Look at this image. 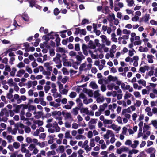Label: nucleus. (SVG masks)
Returning a JSON list of instances; mask_svg holds the SVG:
<instances>
[{
  "label": "nucleus",
  "instance_id": "obj_10",
  "mask_svg": "<svg viewBox=\"0 0 157 157\" xmlns=\"http://www.w3.org/2000/svg\"><path fill=\"white\" fill-rule=\"evenodd\" d=\"M154 58V56L151 54H148L147 56V60L150 63H153Z\"/></svg>",
  "mask_w": 157,
  "mask_h": 157
},
{
  "label": "nucleus",
  "instance_id": "obj_16",
  "mask_svg": "<svg viewBox=\"0 0 157 157\" xmlns=\"http://www.w3.org/2000/svg\"><path fill=\"white\" fill-rule=\"evenodd\" d=\"M149 67L147 66H144V67H142L139 68V71L140 72L143 73L145 72L146 70L148 71L149 70Z\"/></svg>",
  "mask_w": 157,
  "mask_h": 157
},
{
  "label": "nucleus",
  "instance_id": "obj_35",
  "mask_svg": "<svg viewBox=\"0 0 157 157\" xmlns=\"http://www.w3.org/2000/svg\"><path fill=\"white\" fill-rule=\"evenodd\" d=\"M5 139L7 140L8 142L9 143H11L12 142L14 141V140L13 138V136L10 135H8L7 136Z\"/></svg>",
  "mask_w": 157,
  "mask_h": 157
},
{
  "label": "nucleus",
  "instance_id": "obj_7",
  "mask_svg": "<svg viewBox=\"0 0 157 157\" xmlns=\"http://www.w3.org/2000/svg\"><path fill=\"white\" fill-rule=\"evenodd\" d=\"M110 128L116 132L117 133H118L121 129L120 126L115 125L114 124H112L110 126Z\"/></svg>",
  "mask_w": 157,
  "mask_h": 157
},
{
  "label": "nucleus",
  "instance_id": "obj_21",
  "mask_svg": "<svg viewBox=\"0 0 157 157\" xmlns=\"http://www.w3.org/2000/svg\"><path fill=\"white\" fill-rule=\"evenodd\" d=\"M53 128L55 129L56 132H58L60 131V128L58 126L57 123L56 122L53 123Z\"/></svg>",
  "mask_w": 157,
  "mask_h": 157
},
{
  "label": "nucleus",
  "instance_id": "obj_26",
  "mask_svg": "<svg viewBox=\"0 0 157 157\" xmlns=\"http://www.w3.org/2000/svg\"><path fill=\"white\" fill-rule=\"evenodd\" d=\"M4 113L3 112H1L0 113V121H3L4 122L6 121L7 119L6 117H3Z\"/></svg>",
  "mask_w": 157,
  "mask_h": 157
},
{
  "label": "nucleus",
  "instance_id": "obj_61",
  "mask_svg": "<svg viewBox=\"0 0 157 157\" xmlns=\"http://www.w3.org/2000/svg\"><path fill=\"white\" fill-rule=\"evenodd\" d=\"M56 83L59 86V91L63 88V85L60 82L58 81Z\"/></svg>",
  "mask_w": 157,
  "mask_h": 157
},
{
  "label": "nucleus",
  "instance_id": "obj_39",
  "mask_svg": "<svg viewBox=\"0 0 157 157\" xmlns=\"http://www.w3.org/2000/svg\"><path fill=\"white\" fill-rule=\"evenodd\" d=\"M126 2L128 3V5L129 7H132L133 6L134 3L133 0H126Z\"/></svg>",
  "mask_w": 157,
  "mask_h": 157
},
{
  "label": "nucleus",
  "instance_id": "obj_41",
  "mask_svg": "<svg viewBox=\"0 0 157 157\" xmlns=\"http://www.w3.org/2000/svg\"><path fill=\"white\" fill-rule=\"evenodd\" d=\"M113 122V121L111 120L105 119L103 123L104 124H111Z\"/></svg>",
  "mask_w": 157,
  "mask_h": 157
},
{
  "label": "nucleus",
  "instance_id": "obj_22",
  "mask_svg": "<svg viewBox=\"0 0 157 157\" xmlns=\"http://www.w3.org/2000/svg\"><path fill=\"white\" fill-rule=\"evenodd\" d=\"M154 74V71L152 70H151L149 71L146 73V75L145 76V78L146 79L148 78L149 77H151Z\"/></svg>",
  "mask_w": 157,
  "mask_h": 157
},
{
  "label": "nucleus",
  "instance_id": "obj_49",
  "mask_svg": "<svg viewBox=\"0 0 157 157\" xmlns=\"http://www.w3.org/2000/svg\"><path fill=\"white\" fill-rule=\"evenodd\" d=\"M76 58L78 61L81 62L85 59V56H81L76 55Z\"/></svg>",
  "mask_w": 157,
  "mask_h": 157
},
{
  "label": "nucleus",
  "instance_id": "obj_60",
  "mask_svg": "<svg viewBox=\"0 0 157 157\" xmlns=\"http://www.w3.org/2000/svg\"><path fill=\"white\" fill-rule=\"evenodd\" d=\"M58 149L61 153H63L64 151V147L63 145L59 146L58 147Z\"/></svg>",
  "mask_w": 157,
  "mask_h": 157
},
{
  "label": "nucleus",
  "instance_id": "obj_28",
  "mask_svg": "<svg viewBox=\"0 0 157 157\" xmlns=\"http://www.w3.org/2000/svg\"><path fill=\"white\" fill-rule=\"evenodd\" d=\"M51 34H48L44 36L43 38L46 40V41H48L49 39H53V36H50Z\"/></svg>",
  "mask_w": 157,
  "mask_h": 157
},
{
  "label": "nucleus",
  "instance_id": "obj_4",
  "mask_svg": "<svg viewBox=\"0 0 157 157\" xmlns=\"http://www.w3.org/2000/svg\"><path fill=\"white\" fill-rule=\"evenodd\" d=\"M101 38L102 42L104 44H105L107 46H109L111 44V41L107 38L106 36L105 35H102L100 36Z\"/></svg>",
  "mask_w": 157,
  "mask_h": 157
},
{
  "label": "nucleus",
  "instance_id": "obj_17",
  "mask_svg": "<svg viewBox=\"0 0 157 157\" xmlns=\"http://www.w3.org/2000/svg\"><path fill=\"white\" fill-rule=\"evenodd\" d=\"M33 114L34 115V117L38 119L41 117V116L42 115V113L40 111H39L37 112L35 111L33 113Z\"/></svg>",
  "mask_w": 157,
  "mask_h": 157
},
{
  "label": "nucleus",
  "instance_id": "obj_32",
  "mask_svg": "<svg viewBox=\"0 0 157 157\" xmlns=\"http://www.w3.org/2000/svg\"><path fill=\"white\" fill-rule=\"evenodd\" d=\"M139 85H142L143 86L145 87L146 86V82L143 79H140L137 81Z\"/></svg>",
  "mask_w": 157,
  "mask_h": 157
},
{
  "label": "nucleus",
  "instance_id": "obj_54",
  "mask_svg": "<svg viewBox=\"0 0 157 157\" xmlns=\"http://www.w3.org/2000/svg\"><path fill=\"white\" fill-rule=\"evenodd\" d=\"M125 11L126 12V13L129 15L133 14L134 11L131 9H127L125 10Z\"/></svg>",
  "mask_w": 157,
  "mask_h": 157
},
{
  "label": "nucleus",
  "instance_id": "obj_59",
  "mask_svg": "<svg viewBox=\"0 0 157 157\" xmlns=\"http://www.w3.org/2000/svg\"><path fill=\"white\" fill-rule=\"evenodd\" d=\"M115 6H118L120 8H122L124 7V4L122 2H119L115 4Z\"/></svg>",
  "mask_w": 157,
  "mask_h": 157
},
{
  "label": "nucleus",
  "instance_id": "obj_52",
  "mask_svg": "<svg viewBox=\"0 0 157 157\" xmlns=\"http://www.w3.org/2000/svg\"><path fill=\"white\" fill-rule=\"evenodd\" d=\"M108 152L106 151H102L100 153V155H101V157H108Z\"/></svg>",
  "mask_w": 157,
  "mask_h": 157
},
{
  "label": "nucleus",
  "instance_id": "obj_51",
  "mask_svg": "<svg viewBox=\"0 0 157 157\" xmlns=\"http://www.w3.org/2000/svg\"><path fill=\"white\" fill-rule=\"evenodd\" d=\"M56 152L54 150H52L50 151H48L47 153V155L48 156H50L51 155H54L56 154Z\"/></svg>",
  "mask_w": 157,
  "mask_h": 157
},
{
  "label": "nucleus",
  "instance_id": "obj_13",
  "mask_svg": "<svg viewBox=\"0 0 157 157\" xmlns=\"http://www.w3.org/2000/svg\"><path fill=\"white\" fill-rule=\"evenodd\" d=\"M114 53L113 52L109 51V53H107L105 56V58L107 59H109L110 58H113L114 57Z\"/></svg>",
  "mask_w": 157,
  "mask_h": 157
},
{
  "label": "nucleus",
  "instance_id": "obj_1",
  "mask_svg": "<svg viewBox=\"0 0 157 157\" xmlns=\"http://www.w3.org/2000/svg\"><path fill=\"white\" fill-rule=\"evenodd\" d=\"M149 125L150 124L148 125L146 123H144V124L143 132L144 134L143 137H142V138L143 139L147 140L148 138V136L151 134V131L149 130L150 128Z\"/></svg>",
  "mask_w": 157,
  "mask_h": 157
},
{
  "label": "nucleus",
  "instance_id": "obj_48",
  "mask_svg": "<svg viewBox=\"0 0 157 157\" xmlns=\"http://www.w3.org/2000/svg\"><path fill=\"white\" fill-rule=\"evenodd\" d=\"M49 105L50 106H53L55 108H56L59 106L58 104L52 101L50 102L49 103Z\"/></svg>",
  "mask_w": 157,
  "mask_h": 157
},
{
  "label": "nucleus",
  "instance_id": "obj_50",
  "mask_svg": "<svg viewBox=\"0 0 157 157\" xmlns=\"http://www.w3.org/2000/svg\"><path fill=\"white\" fill-rule=\"evenodd\" d=\"M22 18L24 20L26 21H29V18L28 15L26 14L23 15Z\"/></svg>",
  "mask_w": 157,
  "mask_h": 157
},
{
  "label": "nucleus",
  "instance_id": "obj_40",
  "mask_svg": "<svg viewBox=\"0 0 157 157\" xmlns=\"http://www.w3.org/2000/svg\"><path fill=\"white\" fill-rule=\"evenodd\" d=\"M65 138H71L72 136L70 134V131L67 130L66 131L65 134Z\"/></svg>",
  "mask_w": 157,
  "mask_h": 157
},
{
  "label": "nucleus",
  "instance_id": "obj_63",
  "mask_svg": "<svg viewBox=\"0 0 157 157\" xmlns=\"http://www.w3.org/2000/svg\"><path fill=\"white\" fill-rule=\"evenodd\" d=\"M35 148V145L34 144H30L28 147V149L30 151L33 150Z\"/></svg>",
  "mask_w": 157,
  "mask_h": 157
},
{
  "label": "nucleus",
  "instance_id": "obj_44",
  "mask_svg": "<svg viewBox=\"0 0 157 157\" xmlns=\"http://www.w3.org/2000/svg\"><path fill=\"white\" fill-rule=\"evenodd\" d=\"M83 148H84L86 153L92 150V147H90V145L89 146V145H88L87 146H86L83 147Z\"/></svg>",
  "mask_w": 157,
  "mask_h": 157
},
{
  "label": "nucleus",
  "instance_id": "obj_19",
  "mask_svg": "<svg viewBox=\"0 0 157 157\" xmlns=\"http://www.w3.org/2000/svg\"><path fill=\"white\" fill-rule=\"evenodd\" d=\"M56 51L57 52L61 53H65L67 52V51L65 50V48H61L60 47L57 48L56 49Z\"/></svg>",
  "mask_w": 157,
  "mask_h": 157
},
{
  "label": "nucleus",
  "instance_id": "obj_45",
  "mask_svg": "<svg viewBox=\"0 0 157 157\" xmlns=\"http://www.w3.org/2000/svg\"><path fill=\"white\" fill-rule=\"evenodd\" d=\"M89 145L91 147H94L95 146V144L94 139L92 138L90 140Z\"/></svg>",
  "mask_w": 157,
  "mask_h": 157
},
{
  "label": "nucleus",
  "instance_id": "obj_11",
  "mask_svg": "<svg viewBox=\"0 0 157 157\" xmlns=\"http://www.w3.org/2000/svg\"><path fill=\"white\" fill-rule=\"evenodd\" d=\"M152 92L150 93L149 94L150 97L152 99L155 98L157 97L155 94L157 95V89H154L152 90Z\"/></svg>",
  "mask_w": 157,
  "mask_h": 157
},
{
  "label": "nucleus",
  "instance_id": "obj_34",
  "mask_svg": "<svg viewBox=\"0 0 157 157\" xmlns=\"http://www.w3.org/2000/svg\"><path fill=\"white\" fill-rule=\"evenodd\" d=\"M108 79L110 81L114 82L117 80V78L116 76L114 77L109 75L108 77Z\"/></svg>",
  "mask_w": 157,
  "mask_h": 157
},
{
  "label": "nucleus",
  "instance_id": "obj_9",
  "mask_svg": "<svg viewBox=\"0 0 157 157\" xmlns=\"http://www.w3.org/2000/svg\"><path fill=\"white\" fill-rule=\"evenodd\" d=\"M135 41L134 42L133 44L135 45H140L141 44V41L140 40L139 36H136L134 37Z\"/></svg>",
  "mask_w": 157,
  "mask_h": 157
},
{
  "label": "nucleus",
  "instance_id": "obj_53",
  "mask_svg": "<svg viewBox=\"0 0 157 157\" xmlns=\"http://www.w3.org/2000/svg\"><path fill=\"white\" fill-rule=\"evenodd\" d=\"M128 129L125 127H124L122 128V134L123 135H126L127 134V131Z\"/></svg>",
  "mask_w": 157,
  "mask_h": 157
},
{
  "label": "nucleus",
  "instance_id": "obj_27",
  "mask_svg": "<svg viewBox=\"0 0 157 157\" xmlns=\"http://www.w3.org/2000/svg\"><path fill=\"white\" fill-rule=\"evenodd\" d=\"M93 102V99L91 98H87L86 97L84 98L83 100V103L86 104H88L89 103H92Z\"/></svg>",
  "mask_w": 157,
  "mask_h": 157
},
{
  "label": "nucleus",
  "instance_id": "obj_29",
  "mask_svg": "<svg viewBox=\"0 0 157 157\" xmlns=\"http://www.w3.org/2000/svg\"><path fill=\"white\" fill-rule=\"evenodd\" d=\"M84 151L82 149H79L77 152L78 155L77 157H84L83 154Z\"/></svg>",
  "mask_w": 157,
  "mask_h": 157
},
{
  "label": "nucleus",
  "instance_id": "obj_18",
  "mask_svg": "<svg viewBox=\"0 0 157 157\" xmlns=\"http://www.w3.org/2000/svg\"><path fill=\"white\" fill-rule=\"evenodd\" d=\"M80 112L81 113H84L86 115L89 114L88 108L87 107L82 108L80 109Z\"/></svg>",
  "mask_w": 157,
  "mask_h": 157
},
{
  "label": "nucleus",
  "instance_id": "obj_25",
  "mask_svg": "<svg viewBox=\"0 0 157 157\" xmlns=\"http://www.w3.org/2000/svg\"><path fill=\"white\" fill-rule=\"evenodd\" d=\"M139 144V141L138 140H134L133 143L132 144L131 147L133 149L136 148Z\"/></svg>",
  "mask_w": 157,
  "mask_h": 157
},
{
  "label": "nucleus",
  "instance_id": "obj_2",
  "mask_svg": "<svg viewBox=\"0 0 157 157\" xmlns=\"http://www.w3.org/2000/svg\"><path fill=\"white\" fill-rule=\"evenodd\" d=\"M92 66V64H87V62H85L84 63L81 65L79 69L80 72L83 71H86L91 69Z\"/></svg>",
  "mask_w": 157,
  "mask_h": 157
},
{
  "label": "nucleus",
  "instance_id": "obj_23",
  "mask_svg": "<svg viewBox=\"0 0 157 157\" xmlns=\"http://www.w3.org/2000/svg\"><path fill=\"white\" fill-rule=\"evenodd\" d=\"M129 36L128 35H123L122 36H120L118 38V40L119 42L121 41L122 40H128L129 39Z\"/></svg>",
  "mask_w": 157,
  "mask_h": 157
},
{
  "label": "nucleus",
  "instance_id": "obj_24",
  "mask_svg": "<svg viewBox=\"0 0 157 157\" xmlns=\"http://www.w3.org/2000/svg\"><path fill=\"white\" fill-rule=\"evenodd\" d=\"M145 151L147 153L149 154L155 153L156 152L155 149L152 147L146 149Z\"/></svg>",
  "mask_w": 157,
  "mask_h": 157
},
{
  "label": "nucleus",
  "instance_id": "obj_12",
  "mask_svg": "<svg viewBox=\"0 0 157 157\" xmlns=\"http://www.w3.org/2000/svg\"><path fill=\"white\" fill-rule=\"evenodd\" d=\"M82 49L83 53L84 54L87 56L88 55L87 46L86 45L83 44L82 45Z\"/></svg>",
  "mask_w": 157,
  "mask_h": 157
},
{
  "label": "nucleus",
  "instance_id": "obj_43",
  "mask_svg": "<svg viewBox=\"0 0 157 157\" xmlns=\"http://www.w3.org/2000/svg\"><path fill=\"white\" fill-rule=\"evenodd\" d=\"M79 109L78 108L76 107L72 109V113L75 115H77L78 113V110Z\"/></svg>",
  "mask_w": 157,
  "mask_h": 157
},
{
  "label": "nucleus",
  "instance_id": "obj_31",
  "mask_svg": "<svg viewBox=\"0 0 157 157\" xmlns=\"http://www.w3.org/2000/svg\"><path fill=\"white\" fill-rule=\"evenodd\" d=\"M105 99L103 96H99L97 98L96 101L98 103H102L104 101Z\"/></svg>",
  "mask_w": 157,
  "mask_h": 157
},
{
  "label": "nucleus",
  "instance_id": "obj_46",
  "mask_svg": "<svg viewBox=\"0 0 157 157\" xmlns=\"http://www.w3.org/2000/svg\"><path fill=\"white\" fill-rule=\"evenodd\" d=\"M151 124L155 128L157 129V120H153L151 121Z\"/></svg>",
  "mask_w": 157,
  "mask_h": 157
},
{
  "label": "nucleus",
  "instance_id": "obj_37",
  "mask_svg": "<svg viewBox=\"0 0 157 157\" xmlns=\"http://www.w3.org/2000/svg\"><path fill=\"white\" fill-rule=\"evenodd\" d=\"M150 15L148 14H146L143 17V19L144 22L147 23L149 19Z\"/></svg>",
  "mask_w": 157,
  "mask_h": 157
},
{
  "label": "nucleus",
  "instance_id": "obj_15",
  "mask_svg": "<svg viewBox=\"0 0 157 157\" xmlns=\"http://www.w3.org/2000/svg\"><path fill=\"white\" fill-rule=\"evenodd\" d=\"M132 96V98H134V97L131 93L128 91H126L124 96V98L125 100L129 99Z\"/></svg>",
  "mask_w": 157,
  "mask_h": 157
},
{
  "label": "nucleus",
  "instance_id": "obj_47",
  "mask_svg": "<svg viewBox=\"0 0 157 157\" xmlns=\"http://www.w3.org/2000/svg\"><path fill=\"white\" fill-rule=\"evenodd\" d=\"M25 64L22 62H20L17 65V67L19 68H23L25 66Z\"/></svg>",
  "mask_w": 157,
  "mask_h": 157
},
{
  "label": "nucleus",
  "instance_id": "obj_6",
  "mask_svg": "<svg viewBox=\"0 0 157 157\" xmlns=\"http://www.w3.org/2000/svg\"><path fill=\"white\" fill-rule=\"evenodd\" d=\"M60 54L59 53H57L56 56L53 58V61L56 64H57L59 62H61L60 60Z\"/></svg>",
  "mask_w": 157,
  "mask_h": 157
},
{
  "label": "nucleus",
  "instance_id": "obj_5",
  "mask_svg": "<svg viewBox=\"0 0 157 157\" xmlns=\"http://www.w3.org/2000/svg\"><path fill=\"white\" fill-rule=\"evenodd\" d=\"M114 134L112 131L108 130L106 131V133L103 135L104 138L105 139H109V138L110 136L111 137L113 136Z\"/></svg>",
  "mask_w": 157,
  "mask_h": 157
},
{
  "label": "nucleus",
  "instance_id": "obj_33",
  "mask_svg": "<svg viewBox=\"0 0 157 157\" xmlns=\"http://www.w3.org/2000/svg\"><path fill=\"white\" fill-rule=\"evenodd\" d=\"M7 83L10 86L12 87L16 83L13 82L12 78H10L8 80Z\"/></svg>",
  "mask_w": 157,
  "mask_h": 157
},
{
  "label": "nucleus",
  "instance_id": "obj_30",
  "mask_svg": "<svg viewBox=\"0 0 157 157\" xmlns=\"http://www.w3.org/2000/svg\"><path fill=\"white\" fill-rule=\"evenodd\" d=\"M138 50L141 52H147L148 51V49L146 47H143L142 46H140L139 47Z\"/></svg>",
  "mask_w": 157,
  "mask_h": 157
},
{
  "label": "nucleus",
  "instance_id": "obj_3",
  "mask_svg": "<svg viewBox=\"0 0 157 157\" xmlns=\"http://www.w3.org/2000/svg\"><path fill=\"white\" fill-rule=\"evenodd\" d=\"M136 108L134 105H131L127 109H124L122 110V113L124 114L126 113H130L136 110Z\"/></svg>",
  "mask_w": 157,
  "mask_h": 157
},
{
  "label": "nucleus",
  "instance_id": "obj_55",
  "mask_svg": "<svg viewBox=\"0 0 157 157\" xmlns=\"http://www.w3.org/2000/svg\"><path fill=\"white\" fill-rule=\"evenodd\" d=\"M25 70L29 74H31L33 72L32 69L29 66H26L25 67Z\"/></svg>",
  "mask_w": 157,
  "mask_h": 157
},
{
  "label": "nucleus",
  "instance_id": "obj_58",
  "mask_svg": "<svg viewBox=\"0 0 157 157\" xmlns=\"http://www.w3.org/2000/svg\"><path fill=\"white\" fill-rule=\"evenodd\" d=\"M142 104V102L141 101L139 100H136V103L135 104V106L137 107H139Z\"/></svg>",
  "mask_w": 157,
  "mask_h": 157
},
{
  "label": "nucleus",
  "instance_id": "obj_38",
  "mask_svg": "<svg viewBox=\"0 0 157 157\" xmlns=\"http://www.w3.org/2000/svg\"><path fill=\"white\" fill-rule=\"evenodd\" d=\"M89 48L93 49H94L96 48L95 45L93 43L92 41H90L89 42Z\"/></svg>",
  "mask_w": 157,
  "mask_h": 157
},
{
  "label": "nucleus",
  "instance_id": "obj_64",
  "mask_svg": "<svg viewBox=\"0 0 157 157\" xmlns=\"http://www.w3.org/2000/svg\"><path fill=\"white\" fill-rule=\"evenodd\" d=\"M97 119H91L89 122L88 124H96L97 123Z\"/></svg>",
  "mask_w": 157,
  "mask_h": 157
},
{
  "label": "nucleus",
  "instance_id": "obj_42",
  "mask_svg": "<svg viewBox=\"0 0 157 157\" xmlns=\"http://www.w3.org/2000/svg\"><path fill=\"white\" fill-rule=\"evenodd\" d=\"M13 147L15 149H18L20 147V144L19 143L15 142H14L13 144Z\"/></svg>",
  "mask_w": 157,
  "mask_h": 157
},
{
  "label": "nucleus",
  "instance_id": "obj_20",
  "mask_svg": "<svg viewBox=\"0 0 157 157\" xmlns=\"http://www.w3.org/2000/svg\"><path fill=\"white\" fill-rule=\"evenodd\" d=\"M139 151V150L133 148V149L132 150H129L128 149V152L129 155H131L133 154H136Z\"/></svg>",
  "mask_w": 157,
  "mask_h": 157
},
{
  "label": "nucleus",
  "instance_id": "obj_14",
  "mask_svg": "<svg viewBox=\"0 0 157 157\" xmlns=\"http://www.w3.org/2000/svg\"><path fill=\"white\" fill-rule=\"evenodd\" d=\"M25 71L23 69H21L18 70L16 76L18 77H21L23 75L25 74Z\"/></svg>",
  "mask_w": 157,
  "mask_h": 157
},
{
  "label": "nucleus",
  "instance_id": "obj_36",
  "mask_svg": "<svg viewBox=\"0 0 157 157\" xmlns=\"http://www.w3.org/2000/svg\"><path fill=\"white\" fill-rule=\"evenodd\" d=\"M90 86L93 89H96L98 87V85L94 82H91Z\"/></svg>",
  "mask_w": 157,
  "mask_h": 157
},
{
  "label": "nucleus",
  "instance_id": "obj_62",
  "mask_svg": "<svg viewBox=\"0 0 157 157\" xmlns=\"http://www.w3.org/2000/svg\"><path fill=\"white\" fill-rule=\"evenodd\" d=\"M77 95V94L75 92H72L69 95V97L72 98H75Z\"/></svg>",
  "mask_w": 157,
  "mask_h": 157
},
{
  "label": "nucleus",
  "instance_id": "obj_56",
  "mask_svg": "<svg viewBox=\"0 0 157 157\" xmlns=\"http://www.w3.org/2000/svg\"><path fill=\"white\" fill-rule=\"evenodd\" d=\"M60 93L63 94H66L68 92V90L66 89L63 88L59 91Z\"/></svg>",
  "mask_w": 157,
  "mask_h": 157
},
{
  "label": "nucleus",
  "instance_id": "obj_57",
  "mask_svg": "<svg viewBox=\"0 0 157 157\" xmlns=\"http://www.w3.org/2000/svg\"><path fill=\"white\" fill-rule=\"evenodd\" d=\"M122 33L123 34L129 35L131 33V31L126 29H124L122 30Z\"/></svg>",
  "mask_w": 157,
  "mask_h": 157
},
{
  "label": "nucleus",
  "instance_id": "obj_8",
  "mask_svg": "<svg viewBox=\"0 0 157 157\" xmlns=\"http://www.w3.org/2000/svg\"><path fill=\"white\" fill-rule=\"evenodd\" d=\"M62 114L63 116L65 119H71L72 118V117L69 113L62 111Z\"/></svg>",
  "mask_w": 157,
  "mask_h": 157
}]
</instances>
